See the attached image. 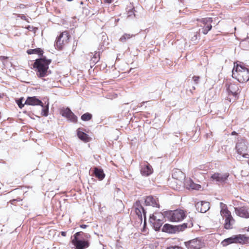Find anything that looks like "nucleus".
I'll return each mask as SVG.
<instances>
[{"label":"nucleus","mask_w":249,"mask_h":249,"mask_svg":"<svg viewBox=\"0 0 249 249\" xmlns=\"http://www.w3.org/2000/svg\"><path fill=\"white\" fill-rule=\"evenodd\" d=\"M51 62V59H47L45 57L37 58L33 64L32 69L35 70L38 77L43 78L50 74L49 66Z\"/></svg>","instance_id":"obj_1"},{"label":"nucleus","mask_w":249,"mask_h":249,"mask_svg":"<svg viewBox=\"0 0 249 249\" xmlns=\"http://www.w3.org/2000/svg\"><path fill=\"white\" fill-rule=\"evenodd\" d=\"M232 76L240 83L247 82L249 80V69L242 65L234 63Z\"/></svg>","instance_id":"obj_2"},{"label":"nucleus","mask_w":249,"mask_h":249,"mask_svg":"<svg viewBox=\"0 0 249 249\" xmlns=\"http://www.w3.org/2000/svg\"><path fill=\"white\" fill-rule=\"evenodd\" d=\"M220 214L223 218H225L224 228L227 230L231 229L234 223V219L232 217L231 213L228 210L227 205L222 202L220 203Z\"/></svg>","instance_id":"obj_3"},{"label":"nucleus","mask_w":249,"mask_h":249,"mask_svg":"<svg viewBox=\"0 0 249 249\" xmlns=\"http://www.w3.org/2000/svg\"><path fill=\"white\" fill-rule=\"evenodd\" d=\"M165 217L168 220L172 222H179L186 217V213L181 209H177L174 211H169L165 212Z\"/></svg>","instance_id":"obj_4"},{"label":"nucleus","mask_w":249,"mask_h":249,"mask_svg":"<svg viewBox=\"0 0 249 249\" xmlns=\"http://www.w3.org/2000/svg\"><path fill=\"white\" fill-rule=\"evenodd\" d=\"M172 177L176 180L172 183V187L176 190H179L185 179V174L178 169H174L172 171Z\"/></svg>","instance_id":"obj_5"},{"label":"nucleus","mask_w":249,"mask_h":249,"mask_svg":"<svg viewBox=\"0 0 249 249\" xmlns=\"http://www.w3.org/2000/svg\"><path fill=\"white\" fill-rule=\"evenodd\" d=\"M70 38V35L68 31L61 33L56 38L55 45L56 48L59 50H62L69 42Z\"/></svg>","instance_id":"obj_6"},{"label":"nucleus","mask_w":249,"mask_h":249,"mask_svg":"<svg viewBox=\"0 0 249 249\" xmlns=\"http://www.w3.org/2000/svg\"><path fill=\"white\" fill-rule=\"evenodd\" d=\"M84 234L82 231H79L73 235V239L71 241L72 244L75 247L76 249H85L89 246V243L87 240L79 239L78 237Z\"/></svg>","instance_id":"obj_7"},{"label":"nucleus","mask_w":249,"mask_h":249,"mask_svg":"<svg viewBox=\"0 0 249 249\" xmlns=\"http://www.w3.org/2000/svg\"><path fill=\"white\" fill-rule=\"evenodd\" d=\"M164 216L160 213H155L149 218V222L156 231H159L164 222Z\"/></svg>","instance_id":"obj_8"},{"label":"nucleus","mask_w":249,"mask_h":249,"mask_svg":"<svg viewBox=\"0 0 249 249\" xmlns=\"http://www.w3.org/2000/svg\"><path fill=\"white\" fill-rule=\"evenodd\" d=\"M196 21L200 23L198 24V26L202 27V33L204 35L208 34L212 28V26L211 23L213 21L212 18H205L201 19H196Z\"/></svg>","instance_id":"obj_9"},{"label":"nucleus","mask_w":249,"mask_h":249,"mask_svg":"<svg viewBox=\"0 0 249 249\" xmlns=\"http://www.w3.org/2000/svg\"><path fill=\"white\" fill-rule=\"evenodd\" d=\"M225 87L228 94L236 96L240 92L239 85L233 82H227L225 84Z\"/></svg>","instance_id":"obj_10"},{"label":"nucleus","mask_w":249,"mask_h":249,"mask_svg":"<svg viewBox=\"0 0 249 249\" xmlns=\"http://www.w3.org/2000/svg\"><path fill=\"white\" fill-rule=\"evenodd\" d=\"M236 149L238 154L241 155L243 157L247 158L246 156H249L248 153V143L244 140H241L238 141L236 145Z\"/></svg>","instance_id":"obj_11"},{"label":"nucleus","mask_w":249,"mask_h":249,"mask_svg":"<svg viewBox=\"0 0 249 249\" xmlns=\"http://www.w3.org/2000/svg\"><path fill=\"white\" fill-rule=\"evenodd\" d=\"M188 249H200L204 246V243L200 238H196L185 243Z\"/></svg>","instance_id":"obj_12"},{"label":"nucleus","mask_w":249,"mask_h":249,"mask_svg":"<svg viewBox=\"0 0 249 249\" xmlns=\"http://www.w3.org/2000/svg\"><path fill=\"white\" fill-rule=\"evenodd\" d=\"M60 114L72 123H76L77 122V116L68 107L61 109Z\"/></svg>","instance_id":"obj_13"},{"label":"nucleus","mask_w":249,"mask_h":249,"mask_svg":"<svg viewBox=\"0 0 249 249\" xmlns=\"http://www.w3.org/2000/svg\"><path fill=\"white\" fill-rule=\"evenodd\" d=\"M135 208V213L138 215L140 220H142V215L144 216V220L146 219V212L144 210L140 201H137L133 206Z\"/></svg>","instance_id":"obj_14"},{"label":"nucleus","mask_w":249,"mask_h":249,"mask_svg":"<svg viewBox=\"0 0 249 249\" xmlns=\"http://www.w3.org/2000/svg\"><path fill=\"white\" fill-rule=\"evenodd\" d=\"M140 171L142 176H149L153 173V169L148 162L144 161L141 165Z\"/></svg>","instance_id":"obj_15"},{"label":"nucleus","mask_w":249,"mask_h":249,"mask_svg":"<svg viewBox=\"0 0 249 249\" xmlns=\"http://www.w3.org/2000/svg\"><path fill=\"white\" fill-rule=\"evenodd\" d=\"M229 176V174L228 173L224 174L214 173L211 176V179L213 181L215 180L220 183H224L227 180Z\"/></svg>","instance_id":"obj_16"},{"label":"nucleus","mask_w":249,"mask_h":249,"mask_svg":"<svg viewBox=\"0 0 249 249\" xmlns=\"http://www.w3.org/2000/svg\"><path fill=\"white\" fill-rule=\"evenodd\" d=\"M236 214L241 217L249 218V208L247 206H242L235 208Z\"/></svg>","instance_id":"obj_17"},{"label":"nucleus","mask_w":249,"mask_h":249,"mask_svg":"<svg viewBox=\"0 0 249 249\" xmlns=\"http://www.w3.org/2000/svg\"><path fill=\"white\" fill-rule=\"evenodd\" d=\"M145 203L147 206H151L157 208L160 207L158 198L152 196L146 197L145 198Z\"/></svg>","instance_id":"obj_18"},{"label":"nucleus","mask_w":249,"mask_h":249,"mask_svg":"<svg viewBox=\"0 0 249 249\" xmlns=\"http://www.w3.org/2000/svg\"><path fill=\"white\" fill-rule=\"evenodd\" d=\"M209 203L206 201L198 202L196 204L197 210L200 213H206L210 209Z\"/></svg>","instance_id":"obj_19"},{"label":"nucleus","mask_w":249,"mask_h":249,"mask_svg":"<svg viewBox=\"0 0 249 249\" xmlns=\"http://www.w3.org/2000/svg\"><path fill=\"white\" fill-rule=\"evenodd\" d=\"M184 186L189 190H198L201 188V186L199 184L194 183L190 178L187 179L185 181Z\"/></svg>","instance_id":"obj_20"},{"label":"nucleus","mask_w":249,"mask_h":249,"mask_svg":"<svg viewBox=\"0 0 249 249\" xmlns=\"http://www.w3.org/2000/svg\"><path fill=\"white\" fill-rule=\"evenodd\" d=\"M25 104L31 106L39 105L43 107L42 101L35 96L28 97Z\"/></svg>","instance_id":"obj_21"},{"label":"nucleus","mask_w":249,"mask_h":249,"mask_svg":"<svg viewBox=\"0 0 249 249\" xmlns=\"http://www.w3.org/2000/svg\"><path fill=\"white\" fill-rule=\"evenodd\" d=\"M81 130H83V128H79L77 129V135L78 138L84 142H89L91 140L90 137Z\"/></svg>","instance_id":"obj_22"},{"label":"nucleus","mask_w":249,"mask_h":249,"mask_svg":"<svg viewBox=\"0 0 249 249\" xmlns=\"http://www.w3.org/2000/svg\"><path fill=\"white\" fill-rule=\"evenodd\" d=\"M92 175L95 176L99 180H102L105 177V174L104 173L103 170L96 167L93 168Z\"/></svg>","instance_id":"obj_23"},{"label":"nucleus","mask_w":249,"mask_h":249,"mask_svg":"<svg viewBox=\"0 0 249 249\" xmlns=\"http://www.w3.org/2000/svg\"><path fill=\"white\" fill-rule=\"evenodd\" d=\"M162 231L169 233H175L177 231V226L165 224L162 228Z\"/></svg>","instance_id":"obj_24"},{"label":"nucleus","mask_w":249,"mask_h":249,"mask_svg":"<svg viewBox=\"0 0 249 249\" xmlns=\"http://www.w3.org/2000/svg\"><path fill=\"white\" fill-rule=\"evenodd\" d=\"M236 244H244L249 242V236L246 234L235 235Z\"/></svg>","instance_id":"obj_25"},{"label":"nucleus","mask_w":249,"mask_h":249,"mask_svg":"<svg viewBox=\"0 0 249 249\" xmlns=\"http://www.w3.org/2000/svg\"><path fill=\"white\" fill-rule=\"evenodd\" d=\"M193 226V219H191L187 223L177 226V231H183L187 228H190Z\"/></svg>","instance_id":"obj_26"},{"label":"nucleus","mask_w":249,"mask_h":249,"mask_svg":"<svg viewBox=\"0 0 249 249\" xmlns=\"http://www.w3.org/2000/svg\"><path fill=\"white\" fill-rule=\"evenodd\" d=\"M233 243L236 244L235 235L224 239L221 242L222 245L224 247Z\"/></svg>","instance_id":"obj_27"},{"label":"nucleus","mask_w":249,"mask_h":249,"mask_svg":"<svg viewBox=\"0 0 249 249\" xmlns=\"http://www.w3.org/2000/svg\"><path fill=\"white\" fill-rule=\"evenodd\" d=\"M88 55L90 58V61H92L93 64H96L99 61L100 54L98 52L90 53L88 54Z\"/></svg>","instance_id":"obj_28"},{"label":"nucleus","mask_w":249,"mask_h":249,"mask_svg":"<svg viewBox=\"0 0 249 249\" xmlns=\"http://www.w3.org/2000/svg\"><path fill=\"white\" fill-rule=\"evenodd\" d=\"M43 53V51L39 48H37L35 49H29L27 51V53L28 54H37L39 56H42Z\"/></svg>","instance_id":"obj_29"},{"label":"nucleus","mask_w":249,"mask_h":249,"mask_svg":"<svg viewBox=\"0 0 249 249\" xmlns=\"http://www.w3.org/2000/svg\"><path fill=\"white\" fill-rule=\"evenodd\" d=\"M134 36L135 35L133 34L125 33L120 37V38H119V41L123 43H124L128 39Z\"/></svg>","instance_id":"obj_30"},{"label":"nucleus","mask_w":249,"mask_h":249,"mask_svg":"<svg viewBox=\"0 0 249 249\" xmlns=\"http://www.w3.org/2000/svg\"><path fill=\"white\" fill-rule=\"evenodd\" d=\"M92 117V115L91 114L89 113V112H87V113H85V114H83L81 117V119L82 120L84 121H89L91 119Z\"/></svg>","instance_id":"obj_31"},{"label":"nucleus","mask_w":249,"mask_h":249,"mask_svg":"<svg viewBox=\"0 0 249 249\" xmlns=\"http://www.w3.org/2000/svg\"><path fill=\"white\" fill-rule=\"evenodd\" d=\"M199 37V32H196L194 33V35L193 36L191 37V41H193L195 43H196L197 42V40Z\"/></svg>","instance_id":"obj_32"},{"label":"nucleus","mask_w":249,"mask_h":249,"mask_svg":"<svg viewBox=\"0 0 249 249\" xmlns=\"http://www.w3.org/2000/svg\"><path fill=\"white\" fill-rule=\"evenodd\" d=\"M22 200V199L20 197H18L16 199H13L9 201V203L13 205H16L17 202H20Z\"/></svg>","instance_id":"obj_33"},{"label":"nucleus","mask_w":249,"mask_h":249,"mask_svg":"<svg viewBox=\"0 0 249 249\" xmlns=\"http://www.w3.org/2000/svg\"><path fill=\"white\" fill-rule=\"evenodd\" d=\"M41 114L42 116H47L48 115V107H44L42 110Z\"/></svg>","instance_id":"obj_34"},{"label":"nucleus","mask_w":249,"mask_h":249,"mask_svg":"<svg viewBox=\"0 0 249 249\" xmlns=\"http://www.w3.org/2000/svg\"><path fill=\"white\" fill-rule=\"evenodd\" d=\"M199 79H200V77L198 76H194L193 77V80L194 81L195 83L196 84H198V81L199 80Z\"/></svg>","instance_id":"obj_35"},{"label":"nucleus","mask_w":249,"mask_h":249,"mask_svg":"<svg viewBox=\"0 0 249 249\" xmlns=\"http://www.w3.org/2000/svg\"><path fill=\"white\" fill-rule=\"evenodd\" d=\"M17 104L20 108H22L24 106V104H22L21 101L20 100H18L17 101Z\"/></svg>","instance_id":"obj_36"},{"label":"nucleus","mask_w":249,"mask_h":249,"mask_svg":"<svg viewBox=\"0 0 249 249\" xmlns=\"http://www.w3.org/2000/svg\"><path fill=\"white\" fill-rule=\"evenodd\" d=\"M113 1V0H104V2L107 3H111Z\"/></svg>","instance_id":"obj_37"},{"label":"nucleus","mask_w":249,"mask_h":249,"mask_svg":"<svg viewBox=\"0 0 249 249\" xmlns=\"http://www.w3.org/2000/svg\"><path fill=\"white\" fill-rule=\"evenodd\" d=\"M80 227L81 228L85 229V228H86L88 227V225H85V224H82V225H80Z\"/></svg>","instance_id":"obj_38"},{"label":"nucleus","mask_w":249,"mask_h":249,"mask_svg":"<svg viewBox=\"0 0 249 249\" xmlns=\"http://www.w3.org/2000/svg\"><path fill=\"white\" fill-rule=\"evenodd\" d=\"M61 235H62V236H65L66 235V232H65V231H62V232H61Z\"/></svg>","instance_id":"obj_39"},{"label":"nucleus","mask_w":249,"mask_h":249,"mask_svg":"<svg viewBox=\"0 0 249 249\" xmlns=\"http://www.w3.org/2000/svg\"><path fill=\"white\" fill-rule=\"evenodd\" d=\"M237 134V133L235 132V131H233L231 132V135H235Z\"/></svg>","instance_id":"obj_40"},{"label":"nucleus","mask_w":249,"mask_h":249,"mask_svg":"<svg viewBox=\"0 0 249 249\" xmlns=\"http://www.w3.org/2000/svg\"><path fill=\"white\" fill-rule=\"evenodd\" d=\"M0 57L2 58V59H6L7 58V57H6V56H2Z\"/></svg>","instance_id":"obj_41"},{"label":"nucleus","mask_w":249,"mask_h":249,"mask_svg":"<svg viewBox=\"0 0 249 249\" xmlns=\"http://www.w3.org/2000/svg\"><path fill=\"white\" fill-rule=\"evenodd\" d=\"M85 237L86 238H89L90 237V236L89 234H87L86 235H85Z\"/></svg>","instance_id":"obj_42"},{"label":"nucleus","mask_w":249,"mask_h":249,"mask_svg":"<svg viewBox=\"0 0 249 249\" xmlns=\"http://www.w3.org/2000/svg\"><path fill=\"white\" fill-rule=\"evenodd\" d=\"M2 97V96L1 94H0V99Z\"/></svg>","instance_id":"obj_43"},{"label":"nucleus","mask_w":249,"mask_h":249,"mask_svg":"<svg viewBox=\"0 0 249 249\" xmlns=\"http://www.w3.org/2000/svg\"><path fill=\"white\" fill-rule=\"evenodd\" d=\"M24 18H25V16H24V17L22 18V19Z\"/></svg>","instance_id":"obj_44"},{"label":"nucleus","mask_w":249,"mask_h":249,"mask_svg":"<svg viewBox=\"0 0 249 249\" xmlns=\"http://www.w3.org/2000/svg\"><path fill=\"white\" fill-rule=\"evenodd\" d=\"M24 18H25V16H24V17L22 18V19Z\"/></svg>","instance_id":"obj_45"},{"label":"nucleus","mask_w":249,"mask_h":249,"mask_svg":"<svg viewBox=\"0 0 249 249\" xmlns=\"http://www.w3.org/2000/svg\"><path fill=\"white\" fill-rule=\"evenodd\" d=\"M24 18H25V16H24V17L22 18V19Z\"/></svg>","instance_id":"obj_46"}]
</instances>
